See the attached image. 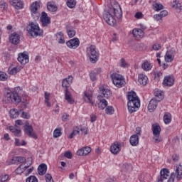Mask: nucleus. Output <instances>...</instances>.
Here are the masks:
<instances>
[{
    "instance_id": "f8f14e48",
    "label": "nucleus",
    "mask_w": 182,
    "mask_h": 182,
    "mask_svg": "<svg viewBox=\"0 0 182 182\" xmlns=\"http://www.w3.org/2000/svg\"><path fill=\"white\" fill-rule=\"evenodd\" d=\"M100 92H102V95H98L97 99L100 100L101 97H105V99H109L112 96V91L109 89H105V87H100Z\"/></svg>"
},
{
    "instance_id": "052dcab7",
    "label": "nucleus",
    "mask_w": 182,
    "mask_h": 182,
    "mask_svg": "<svg viewBox=\"0 0 182 182\" xmlns=\"http://www.w3.org/2000/svg\"><path fill=\"white\" fill-rule=\"evenodd\" d=\"M8 178H9V175H8V174L1 175V182H5L8 180Z\"/></svg>"
},
{
    "instance_id": "bb28decb",
    "label": "nucleus",
    "mask_w": 182,
    "mask_h": 182,
    "mask_svg": "<svg viewBox=\"0 0 182 182\" xmlns=\"http://www.w3.org/2000/svg\"><path fill=\"white\" fill-rule=\"evenodd\" d=\"M147 76H146L144 74H140L139 75V82L142 86H146L147 85V80H148Z\"/></svg>"
},
{
    "instance_id": "c03bdc74",
    "label": "nucleus",
    "mask_w": 182,
    "mask_h": 182,
    "mask_svg": "<svg viewBox=\"0 0 182 182\" xmlns=\"http://www.w3.org/2000/svg\"><path fill=\"white\" fill-rule=\"evenodd\" d=\"M62 136V132L59 129H55L53 132V137L57 139V137H60Z\"/></svg>"
},
{
    "instance_id": "8fccbe9b",
    "label": "nucleus",
    "mask_w": 182,
    "mask_h": 182,
    "mask_svg": "<svg viewBox=\"0 0 182 182\" xmlns=\"http://www.w3.org/2000/svg\"><path fill=\"white\" fill-rule=\"evenodd\" d=\"M26 182H38V178L35 176H31L26 178Z\"/></svg>"
},
{
    "instance_id": "58836bf2",
    "label": "nucleus",
    "mask_w": 182,
    "mask_h": 182,
    "mask_svg": "<svg viewBox=\"0 0 182 182\" xmlns=\"http://www.w3.org/2000/svg\"><path fill=\"white\" fill-rule=\"evenodd\" d=\"M141 68L144 70H151L152 66H151V63H149L148 61H145L144 63H142L141 65Z\"/></svg>"
},
{
    "instance_id": "4c0bfd02",
    "label": "nucleus",
    "mask_w": 182,
    "mask_h": 182,
    "mask_svg": "<svg viewBox=\"0 0 182 182\" xmlns=\"http://www.w3.org/2000/svg\"><path fill=\"white\" fill-rule=\"evenodd\" d=\"M114 86L117 87H123L126 85V81L124 80V77L120 78L119 80L117 81L114 83Z\"/></svg>"
},
{
    "instance_id": "393cba45",
    "label": "nucleus",
    "mask_w": 182,
    "mask_h": 182,
    "mask_svg": "<svg viewBox=\"0 0 182 182\" xmlns=\"http://www.w3.org/2000/svg\"><path fill=\"white\" fill-rule=\"evenodd\" d=\"M10 132L14 134L16 137H21L22 136V131L19 129H18V127L16 125L15 127H9Z\"/></svg>"
},
{
    "instance_id": "bf43d9fd",
    "label": "nucleus",
    "mask_w": 182,
    "mask_h": 182,
    "mask_svg": "<svg viewBox=\"0 0 182 182\" xmlns=\"http://www.w3.org/2000/svg\"><path fill=\"white\" fill-rule=\"evenodd\" d=\"M9 164H19L18 162V156L13 157Z\"/></svg>"
},
{
    "instance_id": "603ef678",
    "label": "nucleus",
    "mask_w": 182,
    "mask_h": 182,
    "mask_svg": "<svg viewBox=\"0 0 182 182\" xmlns=\"http://www.w3.org/2000/svg\"><path fill=\"white\" fill-rule=\"evenodd\" d=\"M122 170L123 171H129V170H132V165L129 164H124L122 166Z\"/></svg>"
},
{
    "instance_id": "c85d7f7f",
    "label": "nucleus",
    "mask_w": 182,
    "mask_h": 182,
    "mask_svg": "<svg viewBox=\"0 0 182 182\" xmlns=\"http://www.w3.org/2000/svg\"><path fill=\"white\" fill-rule=\"evenodd\" d=\"M154 95L156 97V98H154V99H155V100L158 102H161V100L164 99V96L163 95L164 93L161 91L155 90Z\"/></svg>"
},
{
    "instance_id": "f3484780",
    "label": "nucleus",
    "mask_w": 182,
    "mask_h": 182,
    "mask_svg": "<svg viewBox=\"0 0 182 182\" xmlns=\"http://www.w3.org/2000/svg\"><path fill=\"white\" fill-rule=\"evenodd\" d=\"M73 82V77L72 75L68 76V78H65L62 81V86L66 89L70 87V84Z\"/></svg>"
},
{
    "instance_id": "412c9836",
    "label": "nucleus",
    "mask_w": 182,
    "mask_h": 182,
    "mask_svg": "<svg viewBox=\"0 0 182 182\" xmlns=\"http://www.w3.org/2000/svg\"><path fill=\"white\" fill-rule=\"evenodd\" d=\"M90 151H92V148H90L89 146H85V147H83V148L79 149L77 151V156H87V154H89V153H90Z\"/></svg>"
},
{
    "instance_id": "09e8293b",
    "label": "nucleus",
    "mask_w": 182,
    "mask_h": 182,
    "mask_svg": "<svg viewBox=\"0 0 182 182\" xmlns=\"http://www.w3.org/2000/svg\"><path fill=\"white\" fill-rule=\"evenodd\" d=\"M85 97H87V99L88 100L87 102L90 103L92 105V106H93V105H95V102L92 101V100H91L92 95L87 92H85Z\"/></svg>"
},
{
    "instance_id": "9d476101",
    "label": "nucleus",
    "mask_w": 182,
    "mask_h": 182,
    "mask_svg": "<svg viewBox=\"0 0 182 182\" xmlns=\"http://www.w3.org/2000/svg\"><path fill=\"white\" fill-rule=\"evenodd\" d=\"M66 45L70 49H76L79 45H80V41L79 38H74L66 42Z\"/></svg>"
},
{
    "instance_id": "2f4dec72",
    "label": "nucleus",
    "mask_w": 182,
    "mask_h": 182,
    "mask_svg": "<svg viewBox=\"0 0 182 182\" xmlns=\"http://www.w3.org/2000/svg\"><path fill=\"white\" fill-rule=\"evenodd\" d=\"M129 143L131 146H137L139 144V138L136 135L131 136Z\"/></svg>"
},
{
    "instance_id": "79ce46f5",
    "label": "nucleus",
    "mask_w": 182,
    "mask_h": 182,
    "mask_svg": "<svg viewBox=\"0 0 182 182\" xmlns=\"http://www.w3.org/2000/svg\"><path fill=\"white\" fill-rule=\"evenodd\" d=\"M105 113L107 114H113L114 113V108L112 106H107Z\"/></svg>"
},
{
    "instance_id": "49530a36",
    "label": "nucleus",
    "mask_w": 182,
    "mask_h": 182,
    "mask_svg": "<svg viewBox=\"0 0 182 182\" xmlns=\"http://www.w3.org/2000/svg\"><path fill=\"white\" fill-rule=\"evenodd\" d=\"M174 60V57L173 55H171L170 54H166L165 55V61L170 63L173 62Z\"/></svg>"
},
{
    "instance_id": "13d9d810",
    "label": "nucleus",
    "mask_w": 182,
    "mask_h": 182,
    "mask_svg": "<svg viewBox=\"0 0 182 182\" xmlns=\"http://www.w3.org/2000/svg\"><path fill=\"white\" fill-rule=\"evenodd\" d=\"M17 160L18 162V164H23L25 161H26V158L23 156H17Z\"/></svg>"
},
{
    "instance_id": "7ed1b4c3",
    "label": "nucleus",
    "mask_w": 182,
    "mask_h": 182,
    "mask_svg": "<svg viewBox=\"0 0 182 182\" xmlns=\"http://www.w3.org/2000/svg\"><path fill=\"white\" fill-rule=\"evenodd\" d=\"M27 31L29 35L33 38H36L37 36H41L43 33V31L39 28V24L36 22H29V24L26 27Z\"/></svg>"
},
{
    "instance_id": "5701e85b",
    "label": "nucleus",
    "mask_w": 182,
    "mask_h": 182,
    "mask_svg": "<svg viewBox=\"0 0 182 182\" xmlns=\"http://www.w3.org/2000/svg\"><path fill=\"white\" fill-rule=\"evenodd\" d=\"M65 100L70 105H73V103H75V100L72 97V93L69 92L68 89L65 90Z\"/></svg>"
},
{
    "instance_id": "c756f323",
    "label": "nucleus",
    "mask_w": 182,
    "mask_h": 182,
    "mask_svg": "<svg viewBox=\"0 0 182 182\" xmlns=\"http://www.w3.org/2000/svg\"><path fill=\"white\" fill-rule=\"evenodd\" d=\"M123 78V76L120 74H117L114 73L111 75V79L112 80V83L114 85L115 82H118L120 79Z\"/></svg>"
},
{
    "instance_id": "aec40b11",
    "label": "nucleus",
    "mask_w": 182,
    "mask_h": 182,
    "mask_svg": "<svg viewBox=\"0 0 182 182\" xmlns=\"http://www.w3.org/2000/svg\"><path fill=\"white\" fill-rule=\"evenodd\" d=\"M11 4L15 8V9H23V1L21 0H11Z\"/></svg>"
},
{
    "instance_id": "e433bc0d",
    "label": "nucleus",
    "mask_w": 182,
    "mask_h": 182,
    "mask_svg": "<svg viewBox=\"0 0 182 182\" xmlns=\"http://www.w3.org/2000/svg\"><path fill=\"white\" fill-rule=\"evenodd\" d=\"M80 133L79 127H75L73 128L72 133L68 136V139H73L75 136H77Z\"/></svg>"
},
{
    "instance_id": "39448f33",
    "label": "nucleus",
    "mask_w": 182,
    "mask_h": 182,
    "mask_svg": "<svg viewBox=\"0 0 182 182\" xmlns=\"http://www.w3.org/2000/svg\"><path fill=\"white\" fill-rule=\"evenodd\" d=\"M152 132L154 134V143H160L162 141L163 139L160 137V132H161V127H160V125H152Z\"/></svg>"
},
{
    "instance_id": "9b49d317",
    "label": "nucleus",
    "mask_w": 182,
    "mask_h": 182,
    "mask_svg": "<svg viewBox=\"0 0 182 182\" xmlns=\"http://www.w3.org/2000/svg\"><path fill=\"white\" fill-rule=\"evenodd\" d=\"M41 22L42 23V26L43 27L50 25V17L48 16V14H46L45 11L41 13Z\"/></svg>"
},
{
    "instance_id": "338daca9",
    "label": "nucleus",
    "mask_w": 182,
    "mask_h": 182,
    "mask_svg": "<svg viewBox=\"0 0 182 182\" xmlns=\"http://www.w3.org/2000/svg\"><path fill=\"white\" fill-rule=\"evenodd\" d=\"M64 156L67 159H72V152L70 151H65Z\"/></svg>"
},
{
    "instance_id": "a878e982",
    "label": "nucleus",
    "mask_w": 182,
    "mask_h": 182,
    "mask_svg": "<svg viewBox=\"0 0 182 182\" xmlns=\"http://www.w3.org/2000/svg\"><path fill=\"white\" fill-rule=\"evenodd\" d=\"M46 170H48V166H46V164H41L39 165L38 168L39 176H43L44 174H46Z\"/></svg>"
},
{
    "instance_id": "6e6552de",
    "label": "nucleus",
    "mask_w": 182,
    "mask_h": 182,
    "mask_svg": "<svg viewBox=\"0 0 182 182\" xmlns=\"http://www.w3.org/2000/svg\"><path fill=\"white\" fill-rule=\"evenodd\" d=\"M103 18L105 22L110 26H114L116 25V19L109 11H106L103 15Z\"/></svg>"
},
{
    "instance_id": "69168bd1",
    "label": "nucleus",
    "mask_w": 182,
    "mask_h": 182,
    "mask_svg": "<svg viewBox=\"0 0 182 182\" xmlns=\"http://www.w3.org/2000/svg\"><path fill=\"white\" fill-rule=\"evenodd\" d=\"M174 178H176V174L174 173H171V176L168 180V182H174Z\"/></svg>"
},
{
    "instance_id": "1a4fd4ad",
    "label": "nucleus",
    "mask_w": 182,
    "mask_h": 182,
    "mask_svg": "<svg viewBox=\"0 0 182 182\" xmlns=\"http://www.w3.org/2000/svg\"><path fill=\"white\" fill-rule=\"evenodd\" d=\"M168 177H170V171L168 168L161 169L160 176L157 178V182H163V181L167 180Z\"/></svg>"
},
{
    "instance_id": "4be33fe9",
    "label": "nucleus",
    "mask_w": 182,
    "mask_h": 182,
    "mask_svg": "<svg viewBox=\"0 0 182 182\" xmlns=\"http://www.w3.org/2000/svg\"><path fill=\"white\" fill-rule=\"evenodd\" d=\"M159 103V102L157 100H156V99L153 98L149 101V103L148 105V109L149 112H154V110H156V109L157 108V104Z\"/></svg>"
},
{
    "instance_id": "7c9ffc66",
    "label": "nucleus",
    "mask_w": 182,
    "mask_h": 182,
    "mask_svg": "<svg viewBox=\"0 0 182 182\" xmlns=\"http://www.w3.org/2000/svg\"><path fill=\"white\" fill-rule=\"evenodd\" d=\"M176 178L178 181L182 178V166L179 165L176 166Z\"/></svg>"
},
{
    "instance_id": "e2e57ef3",
    "label": "nucleus",
    "mask_w": 182,
    "mask_h": 182,
    "mask_svg": "<svg viewBox=\"0 0 182 182\" xmlns=\"http://www.w3.org/2000/svg\"><path fill=\"white\" fill-rule=\"evenodd\" d=\"M152 49H154V50H160V49H161V46L160 44H154L152 46Z\"/></svg>"
},
{
    "instance_id": "f704fd0d",
    "label": "nucleus",
    "mask_w": 182,
    "mask_h": 182,
    "mask_svg": "<svg viewBox=\"0 0 182 182\" xmlns=\"http://www.w3.org/2000/svg\"><path fill=\"white\" fill-rule=\"evenodd\" d=\"M55 37L57 41H58V43H65V36H63V33H57Z\"/></svg>"
},
{
    "instance_id": "0eeeda50",
    "label": "nucleus",
    "mask_w": 182,
    "mask_h": 182,
    "mask_svg": "<svg viewBox=\"0 0 182 182\" xmlns=\"http://www.w3.org/2000/svg\"><path fill=\"white\" fill-rule=\"evenodd\" d=\"M24 132L27 136L29 137H32L33 139H38V135H36V133H35V131H33V127H32V125H29V122H26V125L24 126Z\"/></svg>"
},
{
    "instance_id": "864d4df0",
    "label": "nucleus",
    "mask_w": 182,
    "mask_h": 182,
    "mask_svg": "<svg viewBox=\"0 0 182 182\" xmlns=\"http://www.w3.org/2000/svg\"><path fill=\"white\" fill-rule=\"evenodd\" d=\"M21 71V68H14L13 69H11L9 72L10 75H16V73H18V72Z\"/></svg>"
},
{
    "instance_id": "a211bd4d",
    "label": "nucleus",
    "mask_w": 182,
    "mask_h": 182,
    "mask_svg": "<svg viewBox=\"0 0 182 182\" xmlns=\"http://www.w3.org/2000/svg\"><path fill=\"white\" fill-rule=\"evenodd\" d=\"M67 35L69 38H73L75 35H76V31L75 30V27L70 24H68L65 27Z\"/></svg>"
},
{
    "instance_id": "3c124183",
    "label": "nucleus",
    "mask_w": 182,
    "mask_h": 182,
    "mask_svg": "<svg viewBox=\"0 0 182 182\" xmlns=\"http://www.w3.org/2000/svg\"><path fill=\"white\" fill-rule=\"evenodd\" d=\"M167 55H171V56H173V58L176 56V48H172L167 50L166 52Z\"/></svg>"
},
{
    "instance_id": "ea45409f",
    "label": "nucleus",
    "mask_w": 182,
    "mask_h": 182,
    "mask_svg": "<svg viewBox=\"0 0 182 182\" xmlns=\"http://www.w3.org/2000/svg\"><path fill=\"white\" fill-rule=\"evenodd\" d=\"M9 113L11 119H16V117L19 116V112L18 111V109H11Z\"/></svg>"
},
{
    "instance_id": "2eb2a0df",
    "label": "nucleus",
    "mask_w": 182,
    "mask_h": 182,
    "mask_svg": "<svg viewBox=\"0 0 182 182\" xmlns=\"http://www.w3.org/2000/svg\"><path fill=\"white\" fill-rule=\"evenodd\" d=\"M9 41L13 45H18L19 42H21V37L19 36V34L16 33H13L9 36Z\"/></svg>"
},
{
    "instance_id": "774afa93",
    "label": "nucleus",
    "mask_w": 182,
    "mask_h": 182,
    "mask_svg": "<svg viewBox=\"0 0 182 182\" xmlns=\"http://www.w3.org/2000/svg\"><path fill=\"white\" fill-rule=\"evenodd\" d=\"M135 18H136V19H141V18H143V13L141 12H136L135 14Z\"/></svg>"
},
{
    "instance_id": "cd10ccee",
    "label": "nucleus",
    "mask_w": 182,
    "mask_h": 182,
    "mask_svg": "<svg viewBox=\"0 0 182 182\" xmlns=\"http://www.w3.org/2000/svg\"><path fill=\"white\" fill-rule=\"evenodd\" d=\"M152 8L154 11H156V12H159L161 11L162 9H164V6L160 3H157L156 1H153L152 4Z\"/></svg>"
},
{
    "instance_id": "6e6d98bb",
    "label": "nucleus",
    "mask_w": 182,
    "mask_h": 182,
    "mask_svg": "<svg viewBox=\"0 0 182 182\" xmlns=\"http://www.w3.org/2000/svg\"><path fill=\"white\" fill-rule=\"evenodd\" d=\"M80 132H82V134H84V136H86V134H87V129L85 127H78Z\"/></svg>"
},
{
    "instance_id": "680f3d73",
    "label": "nucleus",
    "mask_w": 182,
    "mask_h": 182,
    "mask_svg": "<svg viewBox=\"0 0 182 182\" xmlns=\"http://www.w3.org/2000/svg\"><path fill=\"white\" fill-rule=\"evenodd\" d=\"M159 15H161V18H164L168 15V12L166 10H163L160 12Z\"/></svg>"
},
{
    "instance_id": "f03ea898",
    "label": "nucleus",
    "mask_w": 182,
    "mask_h": 182,
    "mask_svg": "<svg viewBox=\"0 0 182 182\" xmlns=\"http://www.w3.org/2000/svg\"><path fill=\"white\" fill-rule=\"evenodd\" d=\"M18 89L19 87H16L13 92L7 91L5 92L3 99L4 102H6V103H21L22 98L18 94Z\"/></svg>"
},
{
    "instance_id": "ddd939ff",
    "label": "nucleus",
    "mask_w": 182,
    "mask_h": 182,
    "mask_svg": "<svg viewBox=\"0 0 182 182\" xmlns=\"http://www.w3.org/2000/svg\"><path fill=\"white\" fill-rule=\"evenodd\" d=\"M18 60L21 65H26L29 63V55L26 53L18 54Z\"/></svg>"
},
{
    "instance_id": "20e7f679",
    "label": "nucleus",
    "mask_w": 182,
    "mask_h": 182,
    "mask_svg": "<svg viewBox=\"0 0 182 182\" xmlns=\"http://www.w3.org/2000/svg\"><path fill=\"white\" fill-rule=\"evenodd\" d=\"M87 55L90 58L91 63H96L97 60H99V50L96 48V46H90L87 48Z\"/></svg>"
},
{
    "instance_id": "b1692460",
    "label": "nucleus",
    "mask_w": 182,
    "mask_h": 182,
    "mask_svg": "<svg viewBox=\"0 0 182 182\" xmlns=\"http://www.w3.org/2000/svg\"><path fill=\"white\" fill-rule=\"evenodd\" d=\"M132 34L134 36V38H136L137 39L143 38L144 36V32L141 29L139 28H134L132 31Z\"/></svg>"
},
{
    "instance_id": "5fc2aeb1",
    "label": "nucleus",
    "mask_w": 182,
    "mask_h": 182,
    "mask_svg": "<svg viewBox=\"0 0 182 182\" xmlns=\"http://www.w3.org/2000/svg\"><path fill=\"white\" fill-rule=\"evenodd\" d=\"M23 165L21 164L15 171V173L16 174H22L23 173Z\"/></svg>"
},
{
    "instance_id": "4468645a",
    "label": "nucleus",
    "mask_w": 182,
    "mask_h": 182,
    "mask_svg": "<svg viewBox=\"0 0 182 182\" xmlns=\"http://www.w3.org/2000/svg\"><path fill=\"white\" fill-rule=\"evenodd\" d=\"M122 147V144L119 142H114L110 146V151L112 154H119L120 153V148Z\"/></svg>"
},
{
    "instance_id": "a19ab883",
    "label": "nucleus",
    "mask_w": 182,
    "mask_h": 182,
    "mask_svg": "<svg viewBox=\"0 0 182 182\" xmlns=\"http://www.w3.org/2000/svg\"><path fill=\"white\" fill-rule=\"evenodd\" d=\"M172 8H175V9H180L181 11H182V3H180L177 1H173Z\"/></svg>"
},
{
    "instance_id": "72a5a7b5",
    "label": "nucleus",
    "mask_w": 182,
    "mask_h": 182,
    "mask_svg": "<svg viewBox=\"0 0 182 182\" xmlns=\"http://www.w3.org/2000/svg\"><path fill=\"white\" fill-rule=\"evenodd\" d=\"M98 107L101 110H104L107 107V101L105 99L100 100V103H98Z\"/></svg>"
},
{
    "instance_id": "423d86ee",
    "label": "nucleus",
    "mask_w": 182,
    "mask_h": 182,
    "mask_svg": "<svg viewBox=\"0 0 182 182\" xmlns=\"http://www.w3.org/2000/svg\"><path fill=\"white\" fill-rule=\"evenodd\" d=\"M38 8H39V2L38 1H35L31 5V16L35 21H38L39 16H41V14L38 11Z\"/></svg>"
},
{
    "instance_id": "de8ad7c7",
    "label": "nucleus",
    "mask_w": 182,
    "mask_h": 182,
    "mask_svg": "<svg viewBox=\"0 0 182 182\" xmlns=\"http://www.w3.org/2000/svg\"><path fill=\"white\" fill-rule=\"evenodd\" d=\"M49 96H50L49 93L45 92V103L47 105L48 107H50V103L49 102Z\"/></svg>"
},
{
    "instance_id": "4d7b16f0",
    "label": "nucleus",
    "mask_w": 182,
    "mask_h": 182,
    "mask_svg": "<svg viewBox=\"0 0 182 182\" xmlns=\"http://www.w3.org/2000/svg\"><path fill=\"white\" fill-rule=\"evenodd\" d=\"M45 177H46V182H53L52 175H50V173L46 174Z\"/></svg>"
},
{
    "instance_id": "0e129e2a",
    "label": "nucleus",
    "mask_w": 182,
    "mask_h": 182,
    "mask_svg": "<svg viewBox=\"0 0 182 182\" xmlns=\"http://www.w3.org/2000/svg\"><path fill=\"white\" fill-rule=\"evenodd\" d=\"M0 8L3 11H6V3H5L4 1H1L0 2Z\"/></svg>"
},
{
    "instance_id": "dca6fc26",
    "label": "nucleus",
    "mask_w": 182,
    "mask_h": 182,
    "mask_svg": "<svg viewBox=\"0 0 182 182\" xmlns=\"http://www.w3.org/2000/svg\"><path fill=\"white\" fill-rule=\"evenodd\" d=\"M164 86H173L174 85V77L169 75L164 77L163 81Z\"/></svg>"
},
{
    "instance_id": "6ab92c4d",
    "label": "nucleus",
    "mask_w": 182,
    "mask_h": 182,
    "mask_svg": "<svg viewBox=\"0 0 182 182\" xmlns=\"http://www.w3.org/2000/svg\"><path fill=\"white\" fill-rule=\"evenodd\" d=\"M112 11H113L114 16H116V18L120 21V19H122V16H123V11H122V7L119 6L117 9L113 8L112 9H111L110 12H112Z\"/></svg>"
},
{
    "instance_id": "f257e3e1",
    "label": "nucleus",
    "mask_w": 182,
    "mask_h": 182,
    "mask_svg": "<svg viewBox=\"0 0 182 182\" xmlns=\"http://www.w3.org/2000/svg\"><path fill=\"white\" fill-rule=\"evenodd\" d=\"M127 99L128 110L129 113H134V112H136V109H139V107H140V100L134 91L128 92Z\"/></svg>"
},
{
    "instance_id": "a18cd8bd",
    "label": "nucleus",
    "mask_w": 182,
    "mask_h": 182,
    "mask_svg": "<svg viewBox=\"0 0 182 182\" xmlns=\"http://www.w3.org/2000/svg\"><path fill=\"white\" fill-rule=\"evenodd\" d=\"M8 80V75L6 73L0 71V80L5 82V80Z\"/></svg>"
},
{
    "instance_id": "c9c22d12",
    "label": "nucleus",
    "mask_w": 182,
    "mask_h": 182,
    "mask_svg": "<svg viewBox=\"0 0 182 182\" xmlns=\"http://www.w3.org/2000/svg\"><path fill=\"white\" fill-rule=\"evenodd\" d=\"M164 122L165 124H168L171 123V114L166 112L164 115Z\"/></svg>"
},
{
    "instance_id": "473e14b6",
    "label": "nucleus",
    "mask_w": 182,
    "mask_h": 182,
    "mask_svg": "<svg viewBox=\"0 0 182 182\" xmlns=\"http://www.w3.org/2000/svg\"><path fill=\"white\" fill-rule=\"evenodd\" d=\"M47 9L50 12H56V11H58V6L52 4L51 2H48L47 4Z\"/></svg>"
},
{
    "instance_id": "37998d69",
    "label": "nucleus",
    "mask_w": 182,
    "mask_h": 182,
    "mask_svg": "<svg viewBox=\"0 0 182 182\" xmlns=\"http://www.w3.org/2000/svg\"><path fill=\"white\" fill-rule=\"evenodd\" d=\"M67 6L68 8H75L76 6V1L75 0H67Z\"/></svg>"
}]
</instances>
